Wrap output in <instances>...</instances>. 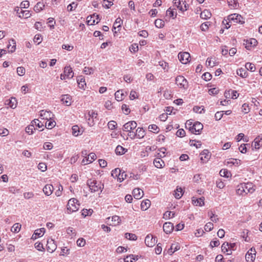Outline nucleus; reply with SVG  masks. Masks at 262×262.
<instances>
[{
  "label": "nucleus",
  "instance_id": "obj_32",
  "mask_svg": "<svg viewBox=\"0 0 262 262\" xmlns=\"http://www.w3.org/2000/svg\"><path fill=\"white\" fill-rule=\"evenodd\" d=\"M150 202L149 200H146L144 201H142L141 204V209L142 210H147L150 206Z\"/></svg>",
  "mask_w": 262,
  "mask_h": 262
},
{
  "label": "nucleus",
  "instance_id": "obj_48",
  "mask_svg": "<svg viewBox=\"0 0 262 262\" xmlns=\"http://www.w3.org/2000/svg\"><path fill=\"white\" fill-rule=\"evenodd\" d=\"M35 129V127L34 126V124L32 123V124H30L28 125L26 128V132L29 135H31L33 133V130Z\"/></svg>",
  "mask_w": 262,
  "mask_h": 262
},
{
  "label": "nucleus",
  "instance_id": "obj_3",
  "mask_svg": "<svg viewBox=\"0 0 262 262\" xmlns=\"http://www.w3.org/2000/svg\"><path fill=\"white\" fill-rule=\"evenodd\" d=\"M80 207L79 201L75 198L70 199L68 202L67 209L68 213L71 214L77 211Z\"/></svg>",
  "mask_w": 262,
  "mask_h": 262
},
{
  "label": "nucleus",
  "instance_id": "obj_58",
  "mask_svg": "<svg viewBox=\"0 0 262 262\" xmlns=\"http://www.w3.org/2000/svg\"><path fill=\"white\" fill-rule=\"evenodd\" d=\"M72 132L73 135H74L75 136H78L79 133L80 132L78 126L77 125L73 126L72 127Z\"/></svg>",
  "mask_w": 262,
  "mask_h": 262
},
{
  "label": "nucleus",
  "instance_id": "obj_8",
  "mask_svg": "<svg viewBox=\"0 0 262 262\" xmlns=\"http://www.w3.org/2000/svg\"><path fill=\"white\" fill-rule=\"evenodd\" d=\"M137 123L134 121H130L126 123L123 126V130L125 132H130L137 127Z\"/></svg>",
  "mask_w": 262,
  "mask_h": 262
},
{
  "label": "nucleus",
  "instance_id": "obj_7",
  "mask_svg": "<svg viewBox=\"0 0 262 262\" xmlns=\"http://www.w3.org/2000/svg\"><path fill=\"white\" fill-rule=\"evenodd\" d=\"M157 240L156 237H154L151 234H148L146 235L145 238V243L147 247H152L157 243Z\"/></svg>",
  "mask_w": 262,
  "mask_h": 262
},
{
  "label": "nucleus",
  "instance_id": "obj_51",
  "mask_svg": "<svg viewBox=\"0 0 262 262\" xmlns=\"http://www.w3.org/2000/svg\"><path fill=\"white\" fill-rule=\"evenodd\" d=\"M94 70L93 68L85 67L83 69V72L86 75H90L93 74Z\"/></svg>",
  "mask_w": 262,
  "mask_h": 262
},
{
  "label": "nucleus",
  "instance_id": "obj_18",
  "mask_svg": "<svg viewBox=\"0 0 262 262\" xmlns=\"http://www.w3.org/2000/svg\"><path fill=\"white\" fill-rule=\"evenodd\" d=\"M252 147H254L255 149H259L262 146V138H260L259 136L255 138L253 142Z\"/></svg>",
  "mask_w": 262,
  "mask_h": 262
},
{
  "label": "nucleus",
  "instance_id": "obj_30",
  "mask_svg": "<svg viewBox=\"0 0 262 262\" xmlns=\"http://www.w3.org/2000/svg\"><path fill=\"white\" fill-rule=\"evenodd\" d=\"M56 122L51 119L46 122L45 126L48 129H52L56 125Z\"/></svg>",
  "mask_w": 262,
  "mask_h": 262
},
{
  "label": "nucleus",
  "instance_id": "obj_63",
  "mask_svg": "<svg viewBox=\"0 0 262 262\" xmlns=\"http://www.w3.org/2000/svg\"><path fill=\"white\" fill-rule=\"evenodd\" d=\"M112 221L113 222H114V224L116 225V224H119L121 221V220L120 219V217L118 216V215H114L112 217Z\"/></svg>",
  "mask_w": 262,
  "mask_h": 262
},
{
  "label": "nucleus",
  "instance_id": "obj_45",
  "mask_svg": "<svg viewBox=\"0 0 262 262\" xmlns=\"http://www.w3.org/2000/svg\"><path fill=\"white\" fill-rule=\"evenodd\" d=\"M93 212V210L91 209H83L82 210L81 214L83 217H86V216L91 215Z\"/></svg>",
  "mask_w": 262,
  "mask_h": 262
},
{
  "label": "nucleus",
  "instance_id": "obj_47",
  "mask_svg": "<svg viewBox=\"0 0 262 262\" xmlns=\"http://www.w3.org/2000/svg\"><path fill=\"white\" fill-rule=\"evenodd\" d=\"M31 123L34 124V125H36L38 128H41L43 126V122H41L40 120L38 119H34L31 122Z\"/></svg>",
  "mask_w": 262,
  "mask_h": 262
},
{
  "label": "nucleus",
  "instance_id": "obj_42",
  "mask_svg": "<svg viewBox=\"0 0 262 262\" xmlns=\"http://www.w3.org/2000/svg\"><path fill=\"white\" fill-rule=\"evenodd\" d=\"M125 237L131 241H136L137 239V235L131 233H126L125 234Z\"/></svg>",
  "mask_w": 262,
  "mask_h": 262
},
{
  "label": "nucleus",
  "instance_id": "obj_17",
  "mask_svg": "<svg viewBox=\"0 0 262 262\" xmlns=\"http://www.w3.org/2000/svg\"><path fill=\"white\" fill-rule=\"evenodd\" d=\"M53 189L54 188L52 185L47 184L43 187V191L46 195L49 196L52 193Z\"/></svg>",
  "mask_w": 262,
  "mask_h": 262
},
{
  "label": "nucleus",
  "instance_id": "obj_44",
  "mask_svg": "<svg viewBox=\"0 0 262 262\" xmlns=\"http://www.w3.org/2000/svg\"><path fill=\"white\" fill-rule=\"evenodd\" d=\"M245 68L247 70L250 71L251 72H254L256 69L255 65L250 62L246 63L245 64Z\"/></svg>",
  "mask_w": 262,
  "mask_h": 262
},
{
  "label": "nucleus",
  "instance_id": "obj_33",
  "mask_svg": "<svg viewBox=\"0 0 262 262\" xmlns=\"http://www.w3.org/2000/svg\"><path fill=\"white\" fill-rule=\"evenodd\" d=\"M136 134H137V137L139 139L143 138L145 135V131L143 130V128L141 127H138L136 129Z\"/></svg>",
  "mask_w": 262,
  "mask_h": 262
},
{
  "label": "nucleus",
  "instance_id": "obj_54",
  "mask_svg": "<svg viewBox=\"0 0 262 262\" xmlns=\"http://www.w3.org/2000/svg\"><path fill=\"white\" fill-rule=\"evenodd\" d=\"M34 246L35 248L38 251H43L45 250L43 245L41 243L37 242L35 244Z\"/></svg>",
  "mask_w": 262,
  "mask_h": 262
},
{
  "label": "nucleus",
  "instance_id": "obj_39",
  "mask_svg": "<svg viewBox=\"0 0 262 262\" xmlns=\"http://www.w3.org/2000/svg\"><path fill=\"white\" fill-rule=\"evenodd\" d=\"M17 13L18 14V16L20 18H22L24 17H25V18H28L31 16V14L28 11H24L21 10L20 11V12H17Z\"/></svg>",
  "mask_w": 262,
  "mask_h": 262
},
{
  "label": "nucleus",
  "instance_id": "obj_62",
  "mask_svg": "<svg viewBox=\"0 0 262 262\" xmlns=\"http://www.w3.org/2000/svg\"><path fill=\"white\" fill-rule=\"evenodd\" d=\"M77 5H78V4L76 3L75 2H73L72 3L69 4L67 7L68 11H70V12L72 11L73 8H76L77 7Z\"/></svg>",
  "mask_w": 262,
  "mask_h": 262
},
{
  "label": "nucleus",
  "instance_id": "obj_46",
  "mask_svg": "<svg viewBox=\"0 0 262 262\" xmlns=\"http://www.w3.org/2000/svg\"><path fill=\"white\" fill-rule=\"evenodd\" d=\"M120 168H117L112 171V176L114 178H118L119 177L120 173L121 172Z\"/></svg>",
  "mask_w": 262,
  "mask_h": 262
},
{
  "label": "nucleus",
  "instance_id": "obj_1",
  "mask_svg": "<svg viewBox=\"0 0 262 262\" xmlns=\"http://www.w3.org/2000/svg\"><path fill=\"white\" fill-rule=\"evenodd\" d=\"M255 190V186L251 182L241 183L237 187L236 193L239 195L252 193Z\"/></svg>",
  "mask_w": 262,
  "mask_h": 262
},
{
  "label": "nucleus",
  "instance_id": "obj_57",
  "mask_svg": "<svg viewBox=\"0 0 262 262\" xmlns=\"http://www.w3.org/2000/svg\"><path fill=\"white\" fill-rule=\"evenodd\" d=\"M17 73L19 76H23L25 74V69L23 67L17 68Z\"/></svg>",
  "mask_w": 262,
  "mask_h": 262
},
{
  "label": "nucleus",
  "instance_id": "obj_4",
  "mask_svg": "<svg viewBox=\"0 0 262 262\" xmlns=\"http://www.w3.org/2000/svg\"><path fill=\"white\" fill-rule=\"evenodd\" d=\"M228 19L230 24H243L245 23L244 18L239 14H232L228 16Z\"/></svg>",
  "mask_w": 262,
  "mask_h": 262
},
{
  "label": "nucleus",
  "instance_id": "obj_35",
  "mask_svg": "<svg viewBox=\"0 0 262 262\" xmlns=\"http://www.w3.org/2000/svg\"><path fill=\"white\" fill-rule=\"evenodd\" d=\"M8 101L7 104L12 108H15L16 107L17 101L15 98L12 97L11 99L7 100Z\"/></svg>",
  "mask_w": 262,
  "mask_h": 262
},
{
  "label": "nucleus",
  "instance_id": "obj_25",
  "mask_svg": "<svg viewBox=\"0 0 262 262\" xmlns=\"http://www.w3.org/2000/svg\"><path fill=\"white\" fill-rule=\"evenodd\" d=\"M122 24V20L120 18H117L115 23H114L113 27V31L114 32V33H116L117 31H115L116 28H121V24Z\"/></svg>",
  "mask_w": 262,
  "mask_h": 262
},
{
  "label": "nucleus",
  "instance_id": "obj_60",
  "mask_svg": "<svg viewBox=\"0 0 262 262\" xmlns=\"http://www.w3.org/2000/svg\"><path fill=\"white\" fill-rule=\"evenodd\" d=\"M107 125L109 129L113 130L116 128L117 123L115 121H111L108 123Z\"/></svg>",
  "mask_w": 262,
  "mask_h": 262
},
{
  "label": "nucleus",
  "instance_id": "obj_23",
  "mask_svg": "<svg viewBox=\"0 0 262 262\" xmlns=\"http://www.w3.org/2000/svg\"><path fill=\"white\" fill-rule=\"evenodd\" d=\"M174 5L182 11L187 10V6L185 4L184 7H183L180 0H173Z\"/></svg>",
  "mask_w": 262,
  "mask_h": 262
},
{
  "label": "nucleus",
  "instance_id": "obj_52",
  "mask_svg": "<svg viewBox=\"0 0 262 262\" xmlns=\"http://www.w3.org/2000/svg\"><path fill=\"white\" fill-rule=\"evenodd\" d=\"M213 228V224L211 222L207 223L204 229L206 231L209 232Z\"/></svg>",
  "mask_w": 262,
  "mask_h": 262
},
{
  "label": "nucleus",
  "instance_id": "obj_19",
  "mask_svg": "<svg viewBox=\"0 0 262 262\" xmlns=\"http://www.w3.org/2000/svg\"><path fill=\"white\" fill-rule=\"evenodd\" d=\"M95 159H96V155L95 153L92 152L88 155V157H85L82 160V162H84L85 160L86 162H89L88 164L92 163Z\"/></svg>",
  "mask_w": 262,
  "mask_h": 262
},
{
  "label": "nucleus",
  "instance_id": "obj_64",
  "mask_svg": "<svg viewBox=\"0 0 262 262\" xmlns=\"http://www.w3.org/2000/svg\"><path fill=\"white\" fill-rule=\"evenodd\" d=\"M85 244V241L84 239L81 238H79L77 241V245L79 247H83Z\"/></svg>",
  "mask_w": 262,
  "mask_h": 262
},
{
  "label": "nucleus",
  "instance_id": "obj_38",
  "mask_svg": "<svg viewBox=\"0 0 262 262\" xmlns=\"http://www.w3.org/2000/svg\"><path fill=\"white\" fill-rule=\"evenodd\" d=\"M237 74L242 78H245L248 76L246 70L244 68H241L237 70Z\"/></svg>",
  "mask_w": 262,
  "mask_h": 262
},
{
  "label": "nucleus",
  "instance_id": "obj_43",
  "mask_svg": "<svg viewBox=\"0 0 262 262\" xmlns=\"http://www.w3.org/2000/svg\"><path fill=\"white\" fill-rule=\"evenodd\" d=\"M164 21L161 19H157L155 21V25L158 28H162L164 26Z\"/></svg>",
  "mask_w": 262,
  "mask_h": 262
},
{
  "label": "nucleus",
  "instance_id": "obj_49",
  "mask_svg": "<svg viewBox=\"0 0 262 262\" xmlns=\"http://www.w3.org/2000/svg\"><path fill=\"white\" fill-rule=\"evenodd\" d=\"M228 5L231 8H235L237 7L238 3L235 0H227Z\"/></svg>",
  "mask_w": 262,
  "mask_h": 262
},
{
  "label": "nucleus",
  "instance_id": "obj_41",
  "mask_svg": "<svg viewBox=\"0 0 262 262\" xmlns=\"http://www.w3.org/2000/svg\"><path fill=\"white\" fill-rule=\"evenodd\" d=\"M138 260L137 256H136L134 255L127 256L124 259V262H133L134 260Z\"/></svg>",
  "mask_w": 262,
  "mask_h": 262
},
{
  "label": "nucleus",
  "instance_id": "obj_37",
  "mask_svg": "<svg viewBox=\"0 0 262 262\" xmlns=\"http://www.w3.org/2000/svg\"><path fill=\"white\" fill-rule=\"evenodd\" d=\"M220 174L221 177L229 178L231 176V172L226 169H222L220 171Z\"/></svg>",
  "mask_w": 262,
  "mask_h": 262
},
{
  "label": "nucleus",
  "instance_id": "obj_34",
  "mask_svg": "<svg viewBox=\"0 0 262 262\" xmlns=\"http://www.w3.org/2000/svg\"><path fill=\"white\" fill-rule=\"evenodd\" d=\"M44 7L45 5L43 4V3L39 2H38L34 6V10L37 13L43 10Z\"/></svg>",
  "mask_w": 262,
  "mask_h": 262
},
{
  "label": "nucleus",
  "instance_id": "obj_11",
  "mask_svg": "<svg viewBox=\"0 0 262 262\" xmlns=\"http://www.w3.org/2000/svg\"><path fill=\"white\" fill-rule=\"evenodd\" d=\"M211 157V154L210 152L207 150H204L200 154V160H201V162L202 163H206L208 161Z\"/></svg>",
  "mask_w": 262,
  "mask_h": 262
},
{
  "label": "nucleus",
  "instance_id": "obj_21",
  "mask_svg": "<svg viewBox=\"0 0 262 262\" xmlns=\"http://www.w3.org/2000/svg\"><path fill=\"white\" fill-rule=\"evenodd\" d=\"M183 193L182 188L181 187L177 186L174 191L173 195L176 199H180L182 196Z\"/></svg>",
  "mask_w": 262,
  "mask_h": 262
},
{
  "label": "nucleus",
  "instance_id": "obj_9",
  "mask_svg": "<svg viewBox=\"0 0 262 262\" xmlns=\"http://www.w3.org/2000/svg\"><path fill=\"white\" fill-rule=\"evenodd\" d=\"M47 250L50 253L53 252L57 248L55 242L53 239H48L47 242Z\"/></svg>",
  "mask_w": 262,
  "mask_h": 262
},
{
  "label": "nucleus",
  "instance_id": "obj_14",
  "mask_svg": "<svg viewBox=\"0 0 262 262\" xmlns=\"http://www.w3.org/2000/svg\"><path fill=\"white\" fill-rule=\"evenodd\" d=\"M46 229L41 228L35 230L34 234L32 236V239H36L38 237H41L45 233Z\"/></svg>",
  "mask_w": 262,
  "mask_h": 262
},
{
  "label": "nucleus",
  "instance_id": "obj_12",
  "mask_svg": "<svg viewBox=\"0 0 262 262\" xmlns=\"http://www.w3.org/2000/svg\"><path fill=\"white\" fill-rule=\"evenodd\" d=\"M54 115L51 111L41 110L40 112V116L41 119L49 120L53 118Z\"/></svg>",
  "mask_w": 262,
  "mask_h": 262
},
{
  "label": "nucleus",
  "instance_id": "obj_40",
  "mask_svg": "<svg viewBox=\"0 0 262 262\" xmlns=\"http://www.w3.org/2000/svg\"><path fill=\"white\" fill-rule=\"evenodd\" d=\"M21 228V225L19 223L14 224L11 228V231L12 232L17 233L18 232Z\"/></svg>",
  "mask_w": 262,
  "mask_h": 262
},
{
  "label": "nucleus",
  "instance_id": "obj_55",
  "mask_svg": "<svg viewBox=\"0 0 262 262\" xmlns=\"http://www.w3.org/2000/svg\"><path fill=\"white\" fill-rule=\"evenodd\" d=\"M224 111H219L217 112L214 116L215 119L216 120L218 121L221 119V118L223 117Z\"/></svg>",
  "mask_w": 262,
  "mask_h": 262
},
{
  "label": "nucleus",
  "instance_id": "obj_26",
  "mask_svg": "<svg viewBox=\"0 0 262 262\" xmlns=\"http://www.w3.org/2000/svg\"><path fill=\"white\" fill-rule=\"evenodd\" d=\"M255 254L254 253L248 251L245 256L246 261L253 262L255 259Z\"/></svg>",
  "mask_w": 262,
  "mask_h": 262
},
{
  "label": "nucleus",
  "instance_id": "obj_24",
  "mask_svg": "<svg viewBox=\"0 0 262 262\" xmlns=\"http://www.w3.org/2000/svg\"><path fill=\"white\" fill-rule=\"evenodd\" d=\"M222 251L224 253L227 252V255L232 254V251L230 249L229 244L228 243H224L222 246Z\"/></svg>",
  "mask_w": 262,
  "mask_h": 262
},
{
  "label": "nucleus",
  "instance_id": "obj_36",
  "mask_svg": "<svg viewBox=\"0 0 262 262\" xmlns=\"http://www.w3.org/2000/svg\"><path fill=\"white\" fill-rule=\"evenodd\" d=\"M126 151V149L123 148L122 146L120 145H118L115 149V152L116 154L120 155L124 154Z\"/></svg>",
  "mask_w": 262,
  "mask_h": 262
},
{
  "label": "nucleus",
  "instance_id": "obj_20",
  "mask_svg": "<svg viewBox=\"0 0 262 262\" xmlns=\"http://www.w3.org/2000/svg\"><path fill=\"white\" fill-rule=\"evenodd\" d=\"M64 73L68 78H72L74 76V73L70 66H67L64 68Z\"/></svg>",
  "mask_w": 262,
  "mask_h": 262
},
{
  "label": "nucleus",
  "instance_id": "obj_16",
  "mask_svg": "<svg viewBox=\"0 0 262 262\" xmlns=\"http://www.w3.org/2000/svg\"><path fill=\"white\" fill-rule=\"evenodd\" d=\"M133 194L135 199H140L143 195V191L139 188H135L133 191Z\"/></svg>",
  "mask_w": 262,
  "mask_h": 262
},
{
  "label": "nucleus",
  "instance_id": "obj_53",
  "mask_svg": "<svg viewBox=\"0 0 262 262\" xmlns=\"http://www.w3.org/2000/svg\"><path fill=\"white\" fill-rule=\"evenodd\" d=\"M180 249V246L178 244H172L170 248L169 249V251L170 250H173V251H171V253H173L174 252L179 250Z\"/></svg>",
  "mask_w": 262,
  "mask_h": 262
},
{
  "label": "nucleus",
  "instance_id": "obj_6",
  "mask_svg": "<svg viewBox=\"0 0 262 262\" xmlns=\"http://www.w3.org/2000/svg\"><path fill=\"white\" fill-rule=\"evenodd\" d=\"M203 128V124L199 122H195L192 126L189 127V130L193 134H196V133L200 134Z\"/></svg>",
  "mask_w": 262,
  "mask_h": 262
},
{
  "label": "nucleus",
  "instance_id": "obj_22",
  "mask_svg": "<svg viewBox=\"0 0 262 262\" xmlns=\"http://www.w3.org/2000/svg\"><path fill=\"white\" fill-rule=\"evenodd\" d=\"M71 97L69 95H64L62 96V98L61 99V101L62 102L63 104H64L67 106H69L71 104Z\"/></svg>",
  "mask_w": 262,
  "mask_h": 262
},
{
  "label": "nucleus",
  "instance_id": "obj_59",
  "mask_svg": "<svg viewBox=\"0 0 262 262\" xmlns=\"http://www.w3.org/2000/svg\"><path fill=\"white\" fill-rule=\"evenodd\" d=\"M113 2L111 1H109L108 0H103V6L106 8H109L112 5Z\"/></svg>",
  "mask_w": 262,
  "mask_h": 262
},
{
  "label": "nucleus",
  "instance_id": "obj_15",
  "mask_svg": "<svg viewBox=\"0 0 262 262\" xmlns=\"http://www.w3.org/2000/svg\"><path fill=\"white\" fill-rule=\"evenodd\" d=\"M88 115L89 116L88 124L90 126H92L94 125V123L93 118H96L97 116V113H95L93 111L89 112Z\"/></svg>",
  "mask_w": 262,
  "mask_h": 262
},
{
  "label": "nucleus",
  "instance_id": "obj_61",
  "mask_svg": "<svg viewBox=\"0 0 262 262\" xmlns=\"http://www.w3.org/2000/svg\"><path fill=\"white\" fill-rule=\"evenodd\" d=\"M211 77H212L211 75L208 72L205 73L202 75L203 79H204L205 81L210 80L211 79Z\"/></svg>",
  "mask_w": 262,
  "mask_h": 262
},
{
  "label": "nucleus",
  "instance_id": "obj_2",
  "mask_svg": "<svg viewBox=\"0 0 262 262\" xmlns=\"http://www.w3.org/2000/svg\"><path fill=\"white\" fill-rule=\"evenodd\" d=\"M86 184L89 186L91 192L98 191L102 192L104 188V185L101 182L97 181L95 179H89L87 180Z\"/></svg>",
  "mask_w": 262,
  "mask_h": 262
},
{
  "label": "nucleus",
  "instance_id": "obj_10",
  "mask_svg": "<svg viewBox=\"0 0 262 262\" xmlns=\"http://www.w3.org/2000/svg\"><path fill=\"white\" fill-rule=\"evenodd\" d=\"M190 57V54L188 52L180 53L178 54V58L183 64H186L189 60V59Z\"/></svg>",
  "mask_w": 262,
  "mask_h": 262
},
{
  "label": "nucleus",
  "instance_id": "obj_29",
  "mask_svg": "<svg viewBox=\"0 0 262 262\" xmlns=\"http://www.w3.org/2000/svg\"><path fill=\"white\" fill-rule=\"evenodd\" d=\"M77 81L79 88L84 89V86L86 85L84 78L80 76L78 77Z\"/></svg>",
  "mask_w": 262,
  "mask_h": 262
},
{
  "label": "nucleus",
  "instance_id": "obj_56",
  "mask_svg": "<svg viewBox=\"0 0 262 262\" xmlns=\"http://www.w3.org/2000/svg\"><path fill=\"white\" fill-rule=\"evenodd\" d=\"M191 145H193V146H195L196 148H199L201 147L202 144H201V142L200 141H196L195 140H190V143H191Z\"/></svg>",
  "mask_w": 262,
  "mask_h": 262
},
{
  "label": "nucleus",
  "instance_id": "obj_50",
  "mask_svg": "<svg viewBox=\"0 0 262 262\" xmlns=\"http://www.w3.org/2000/svg\"><path fill=\"white\" fill-rule=\"evenodd\" d=\"M121 109H122L123 113L125 115H128V114H129V113L130 112L129 108L125 104H123L122 105Z\"/></svg>",
  "mask_w": 262,
  "mask_h": 262
},
{
  "label": "nucleus",
  "instance_id": "obj_27",
  "mask_svg": "<svg viewBox=\"0 0 262 262\" xmlns=\"http://www.w3.org/2000/svg\"><path fill=\"white\" fill-rule=\"evenodd\" d=\"M211 16V13L208 10H204L200 14V17L202 19H207L210 18Z\"/></svg>",
  "mask_w": 262,
  "mask_h": 262
},
{
  "label": "nucleus",
  "instance_id": "obj_5",
  "mask_svg": "<svg viewBox=\"0 0 262 262\" xmlns=\"http://www.w3.org/2000/svg\"><path fill=\"white\" fill-rule=\"evenodd\" d=\"M176 83L180 88H183L187 89L188 86V84L187 80L183 76H178L176 78Z\"/></svg>",
  "mask_w": 262,
  "mask_h": 262
},
{
  "label": "nucleus",
  "instance_id": "obj_13",
  "mask_svg": "<svg viewBox=\"0 0 262 262\" xmlns=\"http://www.w3.org/2000/svg\"><path fill=\"white\" fill-rule=\"evenodd\" d=\"M163 231L166 233H170L174 229L173 225L170 222L165 223L163 226Z\"/></svg>",
  "mask_w": 262,
  "mask_h": 262
},
{
  "label": "nucleus",
  "instance_id": "obj_28",
  "mask_svg": "<svg viewBox=\"0 0 262 262\" xmlns=\"http://www.w3.org/2000/svg\"><path fill=\"white\" fill-rule=\"evenodd\" d=\"M124 96L122 90H118L115 93V99L118 101L122 100L124 98Z\"/></svg>",
  "mask_w": 262,
  "mask_h": 262
},
{
  "label": "nucleus",
  "instance_id": "obj_31",
  "mask_svg": "<svg viewBox=\"0 0 262 262\" xmlns=\"http://www.w3.org/2000/svg\"><path fill=\"white\" fill-rule=\"evenodd\" d=\"M193 204L195 206H202L204 205V198H200L195 200H192Z\"/></svg>",
  "mask_w": 262,
  "mask_h": 262
}]
</instances>
